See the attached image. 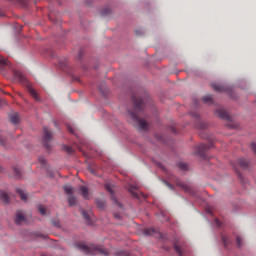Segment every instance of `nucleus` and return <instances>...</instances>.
Returning a JSON list of instances; mask_svg holds the SVG:
<instances>
[{
	"label": "nucleus",
	"mask_w": 256,
	"mask_h": 256,
	"mask_svg": "<svg viewBox=\"0 0 256 256\" xmlns=\"http://www.w3.org/2000/svg\"><path fill=\"white\" fill-rule=\"evenodd\" d=\"M147 102H149L148 94H144V97H139V98H137L136 96H133L135 112L133 111L128 112L129 116L132 118L134 123H136V125L141 131H147L149 129V123H147L145 119L140 118L139 114L137 113H141V111H143V108L145 107V104Z\"/></svg>",
	"instance_id": "f257e3e1"
},
{
	"label": "nucleus",
	"mask_w": 256,
	"mask_h": 256,
	"mask_svg": "<svg viewBox=\"0 0 256 256\" xmlns=\"http://www.w3.org/2000/svg\"><path fill=\"white\" fill-rule=\"evenodd\" d=\"M77 249L79 251H82V253H86V255H102V256H109V251L103 246L92 244L90 246H87L85 243H78L76 245Z\"/></svg>",
	"instance_id": "f03ea898"
},
{
	"label": "nucleus",
	"mask_w": 256,
	"mask_h": 256,
	"mask_svg": "<svg viewBox=\"0 0 256 256\" xmlns=\"http://www.w3.org/2000/svg\"><path fill=\"white\" fill-rule=\"evenodd\" d=\"M51 141H53V132L44 127L43 143L46 149H51V145L49 144Z\"/></svg>",
	"instance_id": "7ed1b4c3"
},
{
	"label": "nucleus",
	"mask_w": 256,
	"mask_h": 256,
	"mask_svg": "<svg viewBox=\"0 0 256 256\" xmlns=\"http://www.w3.org/2000/svg\"><path fill=\"white\" fill-rule=\"evenodd\" d=\"M216 115H218L220 119H224V121H231V116L229 115V112L224 108H218L216 110Z\"/></svg>",
	"instance_id": "20e7f679"
},
{
	"label": "nucleus",
	"mask_w": 256,
	"mask_h": 256,
	"mask_svg": "<svg viewBox=\"0 0 256 256\" xmlns=\"http://www.w3.org/2000/svg\"><path fill=\"white\" fill-rule=\"evenodd\" d=\"M211 146L207 145V144H200L197 148V152L196 155H199L200 157H202V159H207V156L205 154V150L209 149Z\"/></svg>",
	"instance_id": "39448f33"
},
{
	"label": "nucleus",
	"mask_w": 256,
	"mask_h": 256,
	"mask_svg": "<svg viewBox=\"0 0 256 256\" xmlns=\"http://www.w3.org/2000/svg\"><path fill=\"white\" fill-rule=\"evenodd\" d=\"M105 189L111 195L112 201H114V203H116V205H118V207H121V203H119V201H117V198L115 197V194L113 192V186L111 184H106Z\"/></svg>",
	"instance_id": "423d86ee"
},
{
	"label": "nucleus",
	"mask_w": 256,
	"mask_h": 256,
	"mask_svg": "<svg viewBox=\"0 0 256 256\" xmlns=\"http://www.w3.org/2000/svg\"><path fill=\"white\" fill-rule=\"evenodd\" d=\"M13 75H14L15 79H17L20 83L27 82V78H25V75H23V73H21V71L14 70Z\"/></svg>",
	"instance_id": "0eeeda50"
},
{
	"label": "nucleus",
	"mask_w": 256,
	"mask_h": 256,
	"mask_svg": "<svg viewBox=\"0 0 256 256\" xmlns=\"http://www.w3.org/2000/svg\"><path fill=\"white\" fill-rule=\"evenodd\" d=\"M79 191L83 199H89V188H87L86 186H80Z\"/></svg>",
	"instance_id": "6e6552de"
},
{
	"label": "nucleus",
	"mask_w": 256,
	"mask_h": 256,
	"mask_svg": "<svg viewBox=\"0 0 256 256\" xmlns=\"http://www.w3.org/2000/svg\"><path fill=\"white\" fill-rule=\"evenodd\" d=\"M237 164L239 167H241V169H247L249 167V161H247L245 158L238 159Z\"/></svg>",
	"instance_id": "1a4fd4ad"
},
{
	"label": "nucleus",
	"mask_w": 256,
	"mask_h": 256,
	"mask_svg": "<svg viewBox=\"0 0 256 256\" xmlns=\"http://www.w3.org/2000/svg\"><path fill=\"white\" fill-rule=\"evenodd\" d=\"M9 199H11L9 194H7V192L1 190L0 191V201H3V203H9Z\"/></svg>",
	"instance_id": "9d476101"
},
{
	"label": "nucleus",
	"mask_w": 256,
	"mask_h": 256,
	"mask_svg": "<svg viewBox=\"0 0 256 256\" xmlns=\"http://www.w3.org/2000/svg\"><path fill=\"white\" fill-rule=\"evenodd\" d=\"M23 221H25V216L23 215V213L17 212L16 219H15L16 225H21Z\"/></svg>",
	"instance_id": "9b49d317"
},
{
	"label": "nucleus",
	"mask_w": 256,
	"mask_h": 256,
	"mask_svg": "<svg viewBox=\"0 0 256 256\" xmlns=\"http://www.w3.org/2000/svg\"><path fill=\"white\" fill-rule=\"evenodd\" d=\"M10 121L14 124V125H18L19 123V113H12L9 115Z\"/></svg>",
	"instance_id": "f8f14e48"
},
{
	"label": "nucleus",
	"mask_w": 256,
	"mask_h": 256,
	"mask_svg": "<svg viewBox=\"0 0 256 256\" xmlns=\"http://www.w3.org/2000/svg\"><path fill=\"white\" fill-rule=\"evenodd\" d=\"M16 193L19 195L20 199L22 201H27V193H25V191H23L22 189L20 188H17L16 189Z\"/></svg>",
	"instance_id": "ddd939ff"
},
{
	"label": "nucleus",
	"mask_w": 256,
	"mask_h": 256,
	"mask_svg": "<svg viewBox=\"0 0 256 256\" xmlns=\"http://www.w3.org/2000/svg\"><path fill=\"white\" fill-rule=\"evenodd\" d=\"M203 103H208L209 105L213 104V96L210 94H207L202 97Z\"/></svg>",
	"instance_id": "4468645a"
},
{
	"label": "nucleus",
	"mask_w": 256,
	"mask_h": 256,
	"mask_svg": "<svg viewBox=\"0 0 256 256\" xmlns=\"http://www.w3.org/2000/svg\"><path fill=\"white\" fill-rule=\"evenodd\" d=\"M143 233L146 236H153L155 235V233H157V230H155L154 228H145Z\"/></svg>",
	"instance_id": "2eb2a0df"
},
{
	"label": "nucleus",
	"mask_w": 256,
	"mask_h": 256,
	"mask_svg": "<svg viewBox=\"0 0 256 256\" xmlns=\"http://www.w3.org/2000/svg\"><path fill=\"white\" fill-rule=\"evenodd\" d=\"M0 71H4L5 69V65H9V60H7L6 58L0 57Z\"/></svg>",
	"instance_id": "dca6fc26"
},
{
	"label": "nucleus",
	"mask_w": 256,
	"mask_h": 256,
	"mask_svg": "<svg viewBox=\"0 0 256 256\" xmlns=\"http://www.w3.org/2000/svg\"><path fill=\"white\" fill-rule=\"evenodd\" d=\"M29 93L35 99V101H40L39 94H37V91L33 88H29Z\"/></svg>",
	"instance_id": "f3484780"
},
{
	"label": "nucleus",
	"mask_w": 256,
	"mask_h": 256,
	"mask_svg": "<svg viewBox=\"0 0 256 256\" xmlns=\"http://www.w3.org/2000/svg\"><path fill=\"white\" fill-rule=\"evenodd\" d=\"M176 185L181 187V189H184V191H189V186H187V184L183 183L181 180H177Z\"/></svg>",
	"instance_id": "a211bd4d"
},
{
	"label": "nucleus",
	"mask_w": 256,
	"mask_h": 256,
	"mask_svg": "<svg viewBox=\"0 0 256 256\" xmlns=\"http://www.w3.org/2000/svg\"><path fill=\"white\" fill-rule=\"evenodd\" d=\"M212 88L218 93H223V91H225V88L223 86L217 84H212Z\"/></svg>",
	"instance_id": "6ab92c4d"
},
{
	"label": "nucleus",
	"mask_w": 256,
	"mask_h": 256,
	"mask_svg": "<svg viewBox=\"0 0 256 256\" xmlns=\"http://www.w3.org/2000/svg\"><path fill=\"white\" fill-rule=\"evenodd\" d=\"M68 203L70 207H73L74 205H76L77 203V198H75V196H69L68 197Z\"/></svg>",
	"instance_id": "aec40b11"
},
{
	"label": "nucleus",
	"mask_w": 256,
	"mask_h": 256,
	"mask_svg": "<svg viewBox=\"0 0 256 256\" xmlns=\"http://www.w3.org/2000/svg\"><path fill=\"white\" fill-rule=\"evenodd\" d=\"M64 191H65L66 195L72 196L71 194L73 193V186L65 185Z\"/></svg>",
	"instance_id": "412c9836"
},
{
	"label": "nucleus",
	"mask_w": 256,
	"mask_h": 256,
	"mask_svg": "<svg viewBox=\"0 0 256 256\" xmlns=\"http://www.w3.org/2000/svg\"><path fill=\"white\" fill-rule=\"evenodd\" d=\"M222 241H223L224 247H227L229 243H231V239L229 238V236H222Z\"/></svg>",
	"instance_id": "4be33fe9"
},
{
	"label": "nucleus",
	"mask_w": 256,
	"mask_h": 256,
	"mask_svg": "<svg viewBox=\"0 0 256 256\" xmlns=\"http://www.w3.org/2000/svg\"><path fill=\"white\" fill-rule=\"evenodd\" d=\"M174 249H175L176 253H178L179 256H183V249H181V247H179V245L174 244Z\"/></svg>",
	"instance_id": "5701e85b"
},
{
	"label": "nucleus",
	"mask_w": 256,
	"mask_h": 256,
	"mask_svg": "<svg viewBox=\"0 0 256 256\" xmlns=\"http://www.w3.org/2000/svg\"><path fill=\"white\" fill-rule=\"evenodd\" d=\"M99 91L102 93V95H105L107 93V87L105 84L98 86Z\"/></svg>",
	"instance_id": "b1692460"
},
{
	"label": "nucleus",
	"mask_w": 256,
	"mask_h": 256,
	"mask_svg": "<svg viewBox=\"0 0 256 256\" xmlns=\"http://www.w3.org/2000/svg\"><path fill=\"white\" fill-rule=\"evenodd\" d=\"M14 174H15V177H16L17 179H19V177H21V168L15 167V168H14Z\"/></svg>",
	"instance_id": "393cba45"
},
{
	"label": "nucleus",
	"mask_w": 256,
	"mask_h": 256,
	"mask_svg": "<svg viewBox=\"0 0 256 256\" xmlns=\"http://www.w3.org/2000/svg\"><path fill=\"white\" fill-rule=\"evenodd\" d=\"M38 211L41 213V215H47V210L43 207V205L38 207Z\"/></svg>",
	"instance_id": "a878e982"
},
{
	"label": "nucleus",
	"mask_w": 256,
	"mask_h": 256,
	"mask_svg": "<svg viewBox=\"0 0 256 256\" xmlns=\"http://www.w3.org/2000/svg\"><path fill=\"white\" fill-rule=\"evenodd\" d=\"M96 205L99 209H103L105 207V202L96 200Z\"/></svg>",
	"instance_id": "bb28decb"
},
{
	"label": "nucleus",
	"mask_w": 256,
	"mask_h": 256,
	"mask_svg": "<svg viewBox=\"0 0 256 256\" xmlns=\"http://www.w3.org/2000/svg\"><path fill=\"white\" fill-rule=\"evenodd\" d=\"M82 217H83L86 221H91V218L89 217V214H87V212H85V210H82Z\"/></svg>",
	"instance_id": "cd10ccee"
},
{
	"label": "nucleus",
	"mask_w": 256,
	"mask_h": 256,
	"mask_svg": "<svg viewBox=\"0 0 256 256\" xmlns=\"http://www.w3.org/2000/svg\"><path fill=\"white\" fill-rule=\"evenodd\" d=\"M52 225H53L54 227H57L58 229H60V227H61V221H59V220H53V221H52Z\"/></svg>",
	"instance_id": "c85d7f7f"
},
{
	"label": "nucleus",
	"mask_w": 256,
	"mask_h": 256,
	"mask_svg": "<svg viewBox=\"0 0 256 256\" xmlns=\"http://www.w3.org/2000/svg\"><path fill=\"white\" fill-rule=\"evenodd\" d=\"M178 167L182 171H187V164H185V163H178Z\"/></svg>",
	"instance_id": "c756f323"
},
{
	"label": "nucleus",
	"mask_w": 256,
	"mask_h": 256,
	"mask_svg": "<svg viewBox=\"0 0 256 256\" xmlns=\"http://www.w3.org/2000/svg\"><path fill=\"white\" fill-rule=\"evenodd\" d=\"M38 161H39V163H41L42 165H45V163H47V160H46L45 157H43V156H40V157L38 158Z\"/></svg>",
	"instance_id": "7c9ffc66"
},
{
	"label": "nucleus",
	"mask_w": 256,
	"mask_h": 256,
	"mask_svg": "<svg viewBox=\"0 0 256 256\" xmlns=\"http://www.w3.org/2000/svg\"><path fill=\"white\" fill-rule=\"evenodd\" d=\"M197 128H198V129H206V128H207V124L202 123V122H199Z\"/></svg>",
	"instance_id": "2f4dec72"
},
{
	"label": "nucleus",
	"mask_w": 256,
	"mask_h": 256,
	"mask_svg": "<svg viewBox=\"0 0 256 256\" xmlns=\"http://www.w3.org/2000/svg\"><path fill=\"white\" fill-rule=\"evenodd\" d=\"M88 171L92 173V175H97V172H95V169L92 166L88 167Z\"/></svg>",
	"instance_id": "473e14b6"
},
{
	"label": "nucleus",
	"mask_w": 256,
	"mask_h": 256,
	"mask_svg": "<svg viewBox=\"0 0 256 256\" xmlns=\"http://www.w3.org/2000/svg\"><path fill=\"white\" fill-rule=\"evenodd\" d=\"M65 151H67V153H73V148L71 146H65Z\"/></svg>",
	"instance_id": "72a5a7b5"
},
{
	"label": "nucleus",
	"mask_w": 256,
	"mask_h": 256,
	"mask_svg": "<svg viewBox=\"0 0 256 256\" xmlns=\"http://www.w3.org/2000/svg\"><path fill=\"white\" fill-rule=\"evenodd\" d=\"M236 243H237V247H241V237L239 236L236 237Z\"/></svg>",
	"instance_id": "f704fd0d"
},
{
	"label": "nucleus",
	"mask_w": 256,
	"mask_h": 256,
	"mask_svg": "<svg viewBox=\"0 0 256 256\" xmlns=\"http://www.w3.org/2000/svg\"><path fill=\"white\" fill-rule=\"evenodd\" d=\"M191 116H192L194 119H199V115H198L196 112H191Z\"/></svg>",
	"instance_id": "c9c22d12"
},
{
	"label": "nucleus",
	"mask_w": 256,
	"mask_h": 256,
	"mask_svg": "<svg viewBox=\"0 0 256 256\" xmlns=\"http://www.w3.org/2000/svg\"><path fill=\"white\" fill-rule=\"evenodd\" d=\"M68 131H69V133H72V134L75 133V131L73 130V128H71V126H68Z\"/></svg>",
	"instance_id": "e433bc0d"
},
{
	"label": "nucleus",
	"mask_w": 256,
	"mask_h": 256,
	"mask_svg": "<svg viewBox=\"0 0 256 256\" xmlns=\"http://www.w3.org/2000/svg\"><path fill=\"white\" fill-rule=\"evenodd\" d=\"M234 170L236 171V173H238V177H241V174L239 173V171L237 170V167L234 166Z\"/></svg>",
	"instance_id": "4c0bfd02"
},
{
	"label": "nucleus",
	"mask_w": 256,
	"mask_h": 256,
	"mask_svg": "<svg viewBox=\"0 0 256 256\" xmlns=\"http://www.w3.org/2000/svg\"><path fill=\"white\" fill-rule=\"evenodd\" d=\"M166 185L169 187V189H173V186L169 182H166Z\"/></svg>",
	"instance_id": "58836bf2"
},
{
	"label": "nucleus",
	"mask_w": 256,
	"mask_h": 256,
	"mask_svg": "<svg viewBox=\"0 0 256 256\" xmlns=\"http://www.w3.org/2000/svg\"><path fill=\"white\" fill-rule=\"evenodd\" d=\"M115 219H121V216L119 214H114Z\"/></svg>",
	"instance_id": "ea45409f"
},
{
	"label": "nucleus",
	"mask_w": 256,
	"mask_h": 256,
	"mask_svg": "<svg viewBox=\"0 0 256 256\" xmlns=\"http://www.w3.org/2000/svg\"><path fill=\"white\" fill-rule=\"evenodd\" d=\"M130 193H132V195H134V197H137V193H135L133 190H130Z\"/></svg>",
	"instance_id": "a19ab883"
},
{
	"label": "nucleus",
	"mask_w": 256,
	"mask_h": 256,
	"mask_svg": "<svg viewBox=\"0 0 256 256\" xmlns=\"http://www.w3.org/2000/svg\"><path fill=\"white\" fill-rule=\"evenodd\" d=\"M216 225H217L218 227H221V222H219V220H216Z\"/></svg>",
	"instance_id": "79ce46f5"
},
{
	"label": "nucleus",
	"mask_w": 256,
	"mask_h": 256,
	"mask_svg": "<svg viewBox=\"0 0 256 256\" xmlns=\"http://www.w3.org/2000/svg\"><path fill=\"white\" fill-rule=\"evenodd\" d=\"M0 145H5V143L2 140H0Z\"/></svg>",
	"instance_id": "37998d69"
},
{
	"label": "nucleus",
	"mask_w": 256,
	"mask_h": 256,
	"mask_svg": "<svg viewBox=\"0 0 256 256\" xmlns=\"http://www.w3.org/2000/svg\"><path fill=\"white\" fill-rule=\"evenodd\" d=\"M0 171H1V167H0Z\"/></svg>",
	"instance_id": "c03bdc74"
}]
</instances>
